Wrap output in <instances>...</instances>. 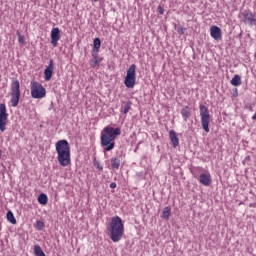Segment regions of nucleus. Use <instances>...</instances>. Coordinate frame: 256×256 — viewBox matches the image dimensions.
I'll use <instances>...</instances> for the list:
<instances>
[{"label": "nucleus", "mask_w": 256, "mask_h": 256, "mask_svg": "<svg viewBox=\"0 0 256 256\" xmlns=\"http://www.w3.org/2000/svg\"><path fill=\"white\" fill-rule=\"evenodd\" d=\"M107 231L111 241L113 243H119L123 239V233H125V225H123L121 217H112L107 226Z\"/></svg>", "instance_id": "obj_1"}, {"label": "nucleus", "mask_w": 256, "mask_h": 256, "mask_svg": "<svg viewBox=\"0 0 256 256\" xmlns=\"http://www.w3.org/2000/svg\"><path fill=\"white\" fill-rule=\"evenodd\" d=\"M104 133L101 134V146L104 147V152L113 151L115 149V139L121 135V128H113L106 126Z\"/></svg>", "instance_id": "obj_2"}, {"label": "nucleus", "mask_w": 256, "mask_h": 256, "mask_svg": "<svg viewBox=\"0 0 256 256\" xmlns=\"http://www.w3.org/2000/svg\"><path fill=\"white\" fill-rule=\"evenodd\" d=\"M56 153L58 155V163L61 167H69L71 165V146L67 140H59L55 144Z\"/></svg>", "instance_id": "obj_3"}, {"label": "nucleus", "mask_w": 256, "mask_h": 256, "mask_svg": "<svg viewBox=\"0 0 256 256\" xmlns=\"http://www.w3.org/2000/svg\"><path fill=\"white\" fill-rule=\"evenodd\" d=\"M10 89H11L10 103H11L12 107H17V105H19V101L21 99V84L19 83V81L17 79L12 80Z\"/></svg>", "instance_id": "obj_4"}, {"label": "nucleus", "mask_w": 256, "mask_h": 256, "mask_svg": "<svg viewBox=\"0 0 256 256\" xmlns=\"http://www.w3.org/2000/svg\"><path fill=\"white\" fill-rule=\"evenodd\" d=\"M30 91L32 99H43L47 95V90L43 87V84L37 81L31 82Z\"/></svg>", "instance_id": "obj_5"}, {"label": "nucleus", "mask_w": 256, "mask_h": 256, "mask_svg": "<svg viewBox=\"0 0 256 256\" xmlns=\"http://www.w3.org/2000/svg\"><path fill=\"white\" fill-rule=\"evenodd\" d=\"M199 109L202 129H204L205 133H209V131H211L209 129V123H211V114L209 113V108L203 104H200Z\"/></svg>", "instance_id": "obj_6"}, {"label": "nucleus", "mask_w": 256, "mask_h": 256, "mask_svg": "<svg viewBox=\"0 0 256 256\" xmlns=\"http://www.w3.org/2000/svg\"><path fill=\"white\" fill-rule=\"evenodd\" d=\"M136 69H137V66L135 64H132L127 70V74L124 79V85L128 89H133V87H135V83L137 81V75L135 72Z\"/></svg>", "instance_id": "obj_7"}, {"label": "nucleus", "mask_w": 256, "mask_h": 256, "mask_svg": "<svg viewBox=\"0 0 256 256\" xmlns=\"http://www.w3.org/2000/svg\"><path fill=\"white\" fill-rule=\"evenodd\" d=\"M241 21L246 25H256V17L251 10H245L240 15Z\"/></svg>", "instance_id": "obj_8"}, {"label": "nucleus", "mask_w": 256, "mask_h": 256, "mask_svg": "<svg viewBox=\"0 0 256 256\" xmlns=\"http://www.w3.org/2000/svg\"><path fill=\"white\" fill-rule=\"evenodd\" d=\"M7 119H9V114H7V106L4 103L0 104V131H5V126L7 125Z\"/></svg>", "instance_id": "obj_9"}, {"label": "nucleus", "mask_w": 256, "mask_h": 256, "mask_svg": "<svg viewBox=\"0 0 256 256\" xmlns=\"http://www.w3.org/2000/svg\"><path fill=\"white\" fill-rule=\"evenodd\" d=\"M55 69V63L53 62V59L49 60V64L44 70V79L45 81H51V78L53 77V70Z\"/></svg>", "instance_id": "obj_10"}, {"label": "nucleus", "mask_w": 256, "mask_h": 256, "mask_svg": "<svg viewBox=\"0 0 256 256\" xmlns=\"http://www.w3.org/2000/svg\"><path fill=\"white\" fill-rule=\"evenodd\" d=\"M59 39H61V30L57 27L53 28L51 30V44L53 47H57Z\"/></svg>", "instance_id": "obj_11"}, {"label": "nucleus", "mask_w": 256, "mask_h": 256, "mask_svg": "<svg viewBox=\"0 0 256 256\" xmlns=\"http://www.w3.org/2000/svg\"><path fill=\"white\" fill-rule=\"evenodd\" d=\"M198 181L199 183H201V185H204V187H209V185L213 183V180L211 179V174L209 173L200 174Z\"/></svg>", "instance_id": "obj_12"}, {"label": "nucleus", "mask_w": 256, "mask_h": 256, "mask_svg": "<svg viewBox=\"0 0 256 256\" xmlns=\"http://www.w3.org/2000/svg\"><path fill=\"white\" fill-rule=\"evenodd\" d=\"M210 35L212 39H215V41H220V39H222L221 28L218 26H211Z\"/></svg>", "instance_id": "obj_13"}, {"label": "nucleus", "mask_w": 256, "mask_h": 256, "mask_svg": "<svg viewBox=\"0 0 256 256\" xmlns=\"http://www.w3.org/2000/svg\"><path fill=\"white\" fill-rule=\"evenodd\" d=\"M169 137L174 149H176V147H179V137H177V132H175V130L169 131Z\"/></svg>", "instance_id": "obj_14"}, {"label": "nucleus", "mask_w": 256, "mask_h": 256, "mask_svg": "<svg viewBox=\"0 0 256 256\" xmlns=\"http://www.w3.org/2000/svg\"><path fill=\"white\" fill-rule=\"evenodd\" d=\"M101 61H103V58H99V54L98 52H93L92 53V60H91V67H93V69H95V67H99V63H101Z\"/></svg>", "instance_id": "obj_15"}, {"label": "nucleus", "mask_w": 256, "mask_h": 256, "mask_svg": "<svg viewBox=\"0 0 256 256\" xmlns=\"http://www.w3.org/2000/svg\"><path fill=\"white\" fill-rule=\"evenodd\" d=\"M181 115H182L184 121H187V119H189V117H191V108L189 106H185L184 108H182Z\"/></svg>", "instance_id": "obj_16"}, {"label": "nucleus", "mask_w": 256, "mask_h": 256, "mask_svg": "<svg viewBox=\"0 0 256 256\" xmlns=\"http://www.w3.org/2000/svg\"><path fill=\"white\" fill-rule=\"evenodd\" d=\"M100 49H101V39L95 38L93 42V53H99Z\"/></svg>", "instance_id": "obj_17"}, {"label": "nucleus", "mask_w": 256, "mask_h": 256, "mask_svg": "<svg viewBox=\"0 0 256 256\" xmlns=\"http://www.w3.org/2000/svg\"><path fill=\"white\" fill-rule=\"evenodd\" d=\"M48 202H49V198L47 197V194L41 193L38 196V203H40V205H47Z\"/></svg>", "instance_id": "obj_18"}, {"label": "nucleus", "mask_w": 256, "mask_h": 256, "mask_svg": "<svg viewBox=\"0 0 256 256\" xmlns=\"http://www.w3.org/2000/svg\"><path fill=\"white\" fill-rule=\"evenodd\" d=\"M162 219H165V221H169V217H171V208L165 207L162 211Z\"/></svg>", "instance_id": "obj_19"}, {"label": "nucleus", "mask_w": 256, "mask_h": 256, "mask_svg": "<svg viewBox=\"0 0 256 256\" xmlns=\"http://www.w3.org/2000/svg\"><path fill=\"white\" fill-rule=\"evenodd\" d=\"M6 217L9 223H12V225H17V219H15V215H13L11 210L7 212Z\"/></svg>", "instance_id": "obj_20"}, {"label": "nucleus", "mask_w": 256, "mask_h": 256, "mask_svg": "<svg viewBox=\"0 0 256 256\" xmlns=\"http://www.w3.org/2000/svg\"><path fill=\"white\" fill-rule=\"evenodd\" d=\"M231 85L233 87H239L241 85V76L236 74L232 79H231Z\"/></svg>", "instance_id": "obj_21"}, {"label": "nucleus", "mask_w": 256, "mask_h": 256, "mask_svg": "<svg viewBox=\"0 0 256 256\" xmlns=\"http://www.w3.org/2000/svg\"><path fill=\"white\" fill-rule=\"evenodd\" d=\"M111 167L112 169H119L121 167V160L117 157L111 158Z\"/></svg>", "instance_id": "obj_22"}, {"label": "nucleus", "mask_w": 256, "mask_h": 256, "mask_svg": "<svg viewBox=\"0 0 256 256\" xmlns=\"http://www.w3.org/2000/svg\"><path fill=\"white\" fill-rule=\"evenodd\" d=\"M34 255L35 256H45V252H43V249H41V246L39 244L34 246Z\"/></svg>", "instance_id": "obj_23"}, {"label": "nucleus", "mask_w": 256, "mask_h": 256, "mask_svg": "<svg viewBox=\"0 0 256 256\" xmlns=\"http://www.w3.org/2000/svg\"><path fill=\"white\" fill-rule=\"evenodd\" d=\"M35 228L37 231H43V229H45V223L41 220H37Z\"/></svg>", "instance_id": "obj_24"}, {"label": "nucleus", "mask_w": 256, "mask_h": 256, "mask_svg": "<svg viewBox=\"0 0 256 256\" xmlns=\"http://www.w3.org/2000/svg\"><path fill=\"white\" fill-rule=\"evenodd\" d=\"M16 35L18 36V42L21 43L22 45H25V37L21 35V32L17 31Z\"/></svg>", "instance_id": "obj_25"}, {"label": "nucleus", "mask_w": 256, "mask_h": 256, "mask_svg": "<svg viewBox=\"0 0 256 256\" xmlns=\"http://www.w3.org/2000/svg\"><path fill=\"white\" fill-rule=\"evenodd\" d=\"M130 109H131V102H128L125 104L124 109H123L124 115H127L129 113Z\"/></svg>", "instance_id": "obj_26"}, {"label": "nucleus", "mask_w": 256, "mask_h": 256, "mask_svg": "<svg viewBox=\"0 0 256 256\" xmlns=\"http://www.w3.org/2000/svg\"><path fill=\"white\" fill-rule=\"evenodd\" d=\"M94 167H97V169L99 171H103V166L101 165V162H99V161L94 162Z\"/></svg>", "instance_id": "obj_27"}, {"label": "nucleus", "mask_w": 256, "mask_h": 256, "mask_svg": "<svg viewBox=\"0 0 256 256\" xmlns=\"http://www.w3.org/2000/svg\"><path fill=\"white\" fill-rule=\"evenodd\" d=\"M157 11H158L159 15H163V13H165V8H163L162 5H159L157 8Z\"/></svg>", "instance_id": "obj_28"}, {"label": "nucleus", "mask_w": 256, "mask_h": 256, "mask_svg": "<svg viewBox=\"0 0 256 256\" xmlns=\"http://www.w3.org/2000/svg\"><path fill=\"white\" fill-rule=\"evenodd\" d=\"M177 31H178V34H179V35H185L186 29H185V28H182V27H179Z\"/></svg>", "instance_id": "obj_29"}, {"label": "nucleus", "mask_w": 256, "mask_h": 256, "mask_svg": "<svg viewBox=\"0 0 256 256\" xmlns=\"http://www.w3.org/2000/svg\"><path fill=\"white\" fill-rule=\"evenodd\" d=\"M110 189H117V183L112 182V183L110 184Z\"/></svg>", "instance_id": "obj_30"}, {"label": "nucleus", "mask_w": 256, "mask_h": 256, "mask_svg": "<svg viewBox=\"0 0 256 256\" xmlns=\"http://www.w3.org/2000/svg\"><path fill=\"white\" fill-rule=\"evenodd\" d=\"M234 96L239 97V92H238L237 88H235V90H234Z\"/></svg>", "instance_id": "obj_31"}, {"label": "nucleus", "mask_w": 256, "mask_h": 256, "mask_svg": "<svg viewBox=\"0 0 256 256\" xmlns=\"http://www.w3.org/2000/svg\"><path fill=\"white\" fill-rule=\"evenodd\" d=\"M245 161H251V156H246Z\"/></svg>", "instance_id": "obj_32"}, {"label": "nucleus", "mask_w": 256, "mask_h": 256, "mask_svg": "<svg viewBox=\"0 0 256 256\" xmlns=\"http://www.w3.org/2000/svg\"><path fill=\"white\" fill-rule=\"evenodd\" d=\"M252 119L255 121L256 120V112L255 114L252 116Z\"/></svg>", "instance_id": "obj_33"}, {"label": "nucleus", "mask_w": 256, "mask_h": 256, "mask_svg": "<svg viewBox=\"0 0 256 256\" xmlns=\"http://www.w3.org/2000/svg\"><path fill=\"white\" fill-rule=\"evenodd\" d=\"M2 155H3V150L0 149V159H1Z\"/></svg>", "instance_id": "obj_34"}, {"label": "nucleus", "mask_w": 256, "mask_h": 256, "mask_svg": "<svg viewBox=\"0 0 256 256\" xmlns=\"http://www.w3.org/2000/svg\"><path fill=\"white\" fill-rule=\"evenodd\" d=\"M92 1H94V3H97V1H99V0H92Z\"/></svg>", "instance_id": "obj_35"}, {"label": "nucleus", "mask_w": 256, "mask_h": 256, "mask_svg": "<svg viewBox=\"0 0 256 256\" xmlns=\"http://www.w3.org/2000/svg\"><path fill=\"white\" fill-rule=\"evenodd\" d=\"M139 149V146L136 147L135 151H137Z\"/></svg>", "instance_id": "obj_36"}]
</instances>
